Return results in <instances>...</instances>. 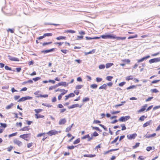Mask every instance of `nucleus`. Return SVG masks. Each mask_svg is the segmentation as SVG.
I'll return each instance as SVG.
<instances>
[{
	"instance_id": "30",
	"label": "nucleus",
	"mask_w": 160,
	"mask_h": 160,
	"mask_svg": "<svg viewBox=\"0 0 160 160\" xmlns=\"http://www.w3.org/2000/svg\"><path fill=\"white\" fill-rule=\"evenodd\" d=\"M65 32H67L68 33H75V31H74V30H66V31H65Z\"/></svg>"
},
{
	"instance_id": "54",
	"label": "nucleus",
	"mask_w": 160,
	"mask_h": 160,
	"mask_svg": "<svg viewBox=\"0 0 160 160\" xmlns=\"http://www.w3.org/2000/svg\"><path fill=\"white\" fill-rule=\"evenodd\" d=\"M76 146H75V147L73 145H72L71 146H68V147L67 148L68 149H72L74 148L75 147H76Z\"/></svg>"
},
{
	"instance_id": "16",
	"label": "nucleus",
	"mask_w": 160,
	"mask_h": 160,
	"mask_svg": "<svg viewBox=\"0 0 160 160\" xmlns=\"http://www.w3.org/2000/svg\"><path fill=\"white\" fill-rule=\"evenodd\" d=\"M54 48H52L50 49L46 50H42L41 51V52L42 53H47L49 52H51L53 51Z\"/></svg>"
},
{
	"instance_id": "9",
	"label": "nucleus",
	"mask_w": 160,
	"mask_h": 160,
	"mask_svg": "<svg viewBox=\"0 0 160 160\" xmlns=\"http://www.w3.org/2000/svg\"><path fill=\"white\" fill-rule=\"evenodd\" d=\"M13 142L17 144L18 146H20L22 145V143L21 142L16 139L13 140Z\"/></svg>"
},
{
	"instance_id": "46",
	"label": "nucleus",
	"mask_w": 160,
	"mask_h": 160,
	"mask_svg": "<svg viewBox=\"0 0 160 160\" xmlns=\"http://www.w3.org/2000/svg\"><path fill=\"white\" fill-rule=\"evenodd\" d=\"M89 138V134H87L82 137L81 139H84L87 138Z\"/></svg>"
},
{
	"instance_id": "36",
	"label": "nucleus",
	"mask_w": 160,
	"mask_h": 160,
	"mask_svg": "<svg viewBox=\"0 0 160 160\" xmlns=\"http://www.w3.org/2000/svg\"><path fill=\"white\" fill-rule=\"evenodd\" d=\"M80 142V139L79 138L74 141L73 143L74 144H78Z\"/></svg>"
},
{
	"instance_id": "57",
	"label": "nucleus",
	"mask_w": 160,
	"mask_h": 160,
	"mask_svg": "<svg viewBox=\"0 0 160 160\" xmlns=\"http://www.w3.org/2000/svg\"><path fill=\"white\" fill-rule=\"evenodd\" d=\"M151 91L153 92L157 93L158 92V91L156 89H151Z\"/></svg>"
},
{
	"instance_id": "48",
	"label": "nucleus",
	"mask_w": 160,
	"mask_h": 160,
	"mask_svg": "<svg viewBox=\"0 0 160 160\" xmlns=\"http://www.w3.org/2000/svg\"><path fill=\"white\" fill-rule=\"evenodd\" d=\"M118 138H119L118 136L116 137L113 141H112L111 142V144H113V143H115V142H116L118 140Z\"/></svg>"
},
{
	"instance_id": "56",
	"label": "nucleus",
	"mask_w": 160,
	"mask_h": 160,
	"mask_svg": "<svg viewBox=\"0 0 160 160\" xmlns=\"http://www.w3.org/2000/svg\"><path fill=\"white\" fill-rule=\"evenodd\" d=\"M52 43V42H44L42 44V45L43 46L48 45L49 44H51Z\"/></svg>"
},
{
	"instance_id": "3",
	"label": "nucleus",
	"mask_w": 160,
	"mask_h": 160,
	"mask_svg": "<svg viewBox=\"0 0 160 160\" xmlns=\"http://www.w3.org/2000/svg\"><path fill=\"white\" fill-rule=\"evenodd\" d=\"M130 118L129 116L121 117L119 119L118 121L121 122H125Z\"/></svg>"
},
{
	"instance_id": "1",
	"label": "nucleus",
	"mask_w": 160,
	"mask_h": 160,
	"mask_svg": "<svg viewBox=\"0 0 160 160\" xmlns=\"http://www.w3.org/2000/svg\"><path fill=\"white\" fill-rule=\"evenodd\" d=\"M114 34H105L101 36L100 37L103 39H114Z\"/></svg>"
},
{
	"instance_id": "25",
	"label": "nucleus",
	"mask_w": 160,
	"mask_h": 160,
	"mask_svg": "<svg viewBox=\"0 0 160 160\" xmlns=\"http://www.w3.org/2000/svg\"><path fill=\"white\" fill-rule=\"evenodd\" d=\"M0 125H1V128H5L7 127V125L6 123H4L0 122Z\"/></svg>"
},
{
	"instance_id": "59",
	"label": "nucleus",
	"mask_w": 160,
	"mask_h": 160,
	"mask_svg": "<svg viewBox=\"0 0 160 160\" xmlns=\"http://www.w3.org/2000/svg\"><path fill=\"white\" fill-rule=\"evenodd\" d=\"M125 83L126 82H122L119 83V85L120 87L122 86L125 84Z\"/></svg>"
},
{
	"instance_id": "58",
	"label": "nucleus",
	"mask_w": 160,
	"mask_h": 160,
	"mask_svg": "<svg viewBox=\"0 0 160 160\" xmlns=\"http://www.w3.org/2000/svg\"><path fill=\"white\" fill-rule=\"evenodd\" d=\"M160 81V80H153V81L151 83L152 84H153V83H156L158 82H159Z\"/></svg>"
},
{
	"instance_id": "38",
	"label": "nucleus",
	"mask_w": 160,
	"mask_h": 160,
	"mask_svg": "<svg viewBox=\"0 0 160 160\" xmlns=\"http://www.w3.org/2000/svg\"><path fill=\"white\" fill-rule=\"evenodd\" d=\"M137 37H138L137 35L136 34L134 36H130L129 37H128V39H130L133 38H136Z\"/></svg>"
},
{
	"instance_id": "10",
	"label": "nucleus",
	"mask_w": 160,
	"mask_h": 160,
	"mask_svg": "<svg viewBox=\"0 0 160 160\" xmlns=\"http://www.w3.org/2000/svg\"><path fill=\"white\" fill-rule=\"evenodd\" d=\"M152 120H150L147 122L145 123H144L143 125V127L144 128L146 127H147V126H148L149 125H150L152 124Z\"/></svg>"
},
{
	"instance_id": "8",
	"label": "nucleus",
	"mask_w": 160,
	"mask_h": 160,
	"mask_svg": "<svg viewBox=\"0 0 160 160\" xmlns=\"http://www.w3.org/2000/svg\"><path fill=\"white\" fill-rule=\"evenodd\" d=\"M150 57V56L149 55H148L138 60V63L142 62L144 60L147 59Z\"/></svg>"
},
{
	"instance_id": "52",
	"label": "nucleus",
	"mask_w": 160,
	"mask_h": 160,
	"mask_svg": "<svg viewBox=\"0 0 160 160\" xmlns=\"http://www.w3.org/2000/svg\"><path fill=\"white\" fill-rule=\"evenodd\" d=\"M92 128L93 129H94L96 130L97 131L99 130V128L96 127H93L92 126H91Z\"/></svg>"
},
{
	"instance_id": "60",
	"label": "nucleus",
	"mask_w": 160,
	"mask_h": 160,
	"mask_svg": "<svg viewBox=\"0 0 160 160\" xmlns=\"http://www.w3.org/2000/svg\"><path fill=\"white\" fill-rule=\"evenodd\" d=\"M152 147H148L146 148V150L147 151H149L152 149Z\"/></svg>"
},
{
	"instance_id": "4",
	"label": "nucleus",
	"mask_w": 160,
	"mask_h": 160,
	"mask_svg": "<svg viewBox=\"0 0 160 160\" xmlns=\"http://www.w3.org/2000/svg\"><path fill=\"white\" fill-rule=\"evenodd\" d=\"M32 98L30 96H27L26 97H23L20 98L18 101V102H23L27 100L31 99Z\"/></svg>"
},
{
	"instance_id": "33",
	"label": "nucleus",
	"mask_w": 160,
	"mask_h": 160,
	"mask_svg": "<svg viewBox=\"0 0 160 160\" xmlns=\"http://www.w3.org/2000/svg\"><path fill=\"white\" fill-rule=\"evenodd\" d=\"M66 122V120L65 118L61 119V124H64Z\"/></svg>"
},
{
	"instance_id": "24",
	"label": "nucleus",
	"mask_w": 160,
	"mask_h": 160,
	"mask_svg": "<svg viewBox=\"0 0 160 160\" xmlns=\"http://www.w3.org/2000/svg\"><path fill=\"white\" fill-rule=\"evenodd\" d=\"M113 65L112 63H108L106 64V68H108Z\"/></svg>"
},
{
	"instance_id": "45",
	"label": "nucleus",
	"mask_w": 160,
	"mask_h": 160,
	"mask_svg": "<svg viewBox=\"0 0 160 160\" xmlns=\"http://www.w3.org/2000/svg\"><path fill=\"white\" fill-rule=\"evenodd\" d=\"M135 87V85H133L132 86H131L129 87H128L127 88V90H129L130 89H132L134 88Z\"/></svg>"
},
{
	"instance_id": "32",
	"label": "nucleus",
	"mask_w": 160,
	"mask_h": 160,
	"mask_svg": "<svg viewBox=\"0 0 160 160\" xmlns=\"http://www.w3.org/2000/svg\"><path fill=\"white\" fill-rule=\"evenodd\" d=\"M146 118V117H145L144 115H142L140 117V118H139V120L141 121H142L144 120V118Z\"/></svg>"
},
{
	"instance_id": "21",
	"label": "nucleus",
	"mask_w": 160,
	"mask_h": 160,
	"mask_svg": "<svg viewBox=\"0 0 160 160\" xmlns=\"http://www.w3.org/2000/svg\"><path fill=\"white\" fill-rule=\"evenodd\" d=\"M13 105L14 104L12 103H11L10 104L7 106L6 107V108L7 109H10L13 106Z\"/></svg>"
},
{
	"instance_id": "41",
	"label": "nucleus",
	"mask_w": 160,
	"mask_h": 160,
	"mask_svg": "<svg viewBox=\"0 0 160 160\" xmlns=\"http://www.w3.org/2000/svg\"><path fill=\"white\" fill-rule=\"evenodd\" d=\"M146 109V108L145 107H143L142 108L139 110L138 111V113L144 111Z\"/></svg>"
},
{
	"instance_id": "51",
	"label": "nucleus",
	"mask_w": 160,
	"mask_h": 160,
	"mask_svg": "<svg viewBox=\"0 0 160 160\" xmlns=\"http://www.w3.org/2000/svg\"><path fill=\"white\" fill-rule=\"evenodd\" d=\"M89 99L88 98H85L83 99L82 101L83 102H85L89 101Z\"/></svg>"
},
{
	"instance_id": "61",
	"label": "nucleus",
	"mask_w": 160,
	"mask_h": 160,
	"mask_svg": "<svg viewBox=\"0 0 160 160\" xmlns=\"http://www.w3.org/2000/svg\"><path fill=\"white\" fill-rule=\"evenodd\" d=\"M13 147L10 146V147L8 148V152H10L12 149L13 148Z\"/></svg>"
},
{
	"instance_id": "17",
	"label": "nucleus",
	"mask_w": 160,
	"mask_h": 160,
	"mask_svg": "<svg viewBox=\"0 0 160 160\" xmlns=\"http://www.w3.org/2000/svg\"><path fill=\"white\" fill-rule=\"evenodd\" d=\"M79 106V104H76L72 105L71 106L68 107V108L69 109L73 108H74L78 107Z\"/></svg>"
},
{
	"instance_id": "11",
	"label": "nucleus",
	"mask_w": 160,
	"mask_h": 160,
	"mask_svg": "<svg viewBox=\"0 0 160 160\" xmlns=\"http://www.w3.org/2000/svg\"><path fill=\"white\" fill-rule=\"evenodd\" d=\"M57 132V131L55 130H52L48 132L47 134L49 135L50 136H52L53 135H55L56 134Z\"/></svg>"
},
{
	"instance_id": "23",
	"label": "nucleus",
	"mask_w": 160,
	"mask_h": 160,
	"mask_svg": "<svg viewBox=\"0 0 160 160\" xmlns=\"http://www.w3.org/2000/svg\"><path fill=\"white\" fill-rule=\"evenodd\" d=\"M69 83H67L66 82H61V86H67L68 85Z\"/></svg>"
},
{
	"instance_id": "63",
	"label": "nucleus",
	"mask_w": 160,
	"mask_h": 160,
	"mask_svg": "<svg viewBox=\"0 0 160 160\" xmlns=\"http://www.w3.org/2000/svg\"><path fill=\"white\" fill-rule=\"evenodd\" d=\"M100 122H101L100 121L98 120H94V121H93V123H96V124L99 123Z\"/></svg>"
},
{
	"instance_id": "50",
	"label": "nucleus",
	"mask_w": 160,
	"mask_h": 160,
	"mask_svg": "<svg viewBox=\"0 0 160 160\" xmlns=\"http://www.w3.org/2000/svg\"><path fill=\"white\" fill-rule=\"evenodd\" d=\"M61 51L65 54L66 53L68 52V50L66 49L61 50Z\"/></svg>"
},
{
	"instance_id": "20",
	"label": "nucleus",
	"mask_w": 160,
	"mask_h": 160,
	"mask_svg": "<svg viewBox=\"0 0 160 160\" xmlns=\"http://www.w3.org/2000/svg\"><path fill=\"white\" fill-rule=\"evenodd\" d=\"M29 128L28 126H26L25 127L22 128L20 130V131H28L29 130Z\"/></svg>"
},
{
	"instance_id": "49",
	"label": "nucleus",
	"mask_w": 160,
	"mask_h": 160,
	"mask_svg": "<svg viewBox=\"0 0 160 160\" xmlns=\"http://www.w3.org/2000/svg\"><path fill=\"white\" fill-rule=\"evenodd\" d=\"M102 80V79L100 78H97L96 81L97 82H100Z\"/></svg>"
},
{
	"instance_id": "35",
	"label": "nucleus",
	"mask_w": 160,
	"mask_h": 160,
	"mask_svg": "<svg viewBox=\"0 0 160 160\" xmlns=\"http://www.w3.org/2000/svg\"><path fill=\"white\" fill-rule=\"evenodd\" d=\"M34 110L35 112L36 113V114H37L41 112L42 111V110L41 109H35Z\"/></svg>"
},
{
	"instance_id": "53",
	"label": "nucleus",
	"mask_w": 160,
	"mask_h": 160,
	"mask_svg": "<svg viewBox=\"0 0 160 160\" xmlns=\"http://www.w3.org/2000/svg\"><path fill=\"white\" fill-rule=\"evenodd\" d=\"M39 97H40L47 98L48 97V95L47 94H45V95L40 94L39 95Z\"/></svg>"
},
{
	"instance_id": "12",
	"label": "nucleus",
	"mask_w": 160,
	"mask_h": 160,
	"mask_svg": "<svg viewBox=\"0 0 160 160\" xmlns=\"http://www.w3.org/2000/svg\"><path fill=\"white\" fill-rule=\"evenodd\" d=\"M75 96V95L73 93H71L69 95H68L65 96V100H67L69 98L71 97H73Z\"/></svg>"
},
{
	"instance_id": "13",
	"label": "nucleus",
	"mask_w": 160,
	"mask_h": 160,
	"mask_svg": "<svg viewBox=\"0 0 160 160\" xmlns=\"http://www.w3.org/2000/svg\"><path fill=\"white\" fill-rule=\"evenodd\" d=\"M86 39L87 40H92V39H100V37H94L93 38L89 37H85Z\"/></svg>"
},
{
	"instance_id": "14",
	"label": "nucleus",
	"mask_w": 160,
	"mask_h": 160,
	"mask_svg": "<svg viewBox=\"0 0 160 160\" xmlns=\"http://www.w3.org/2000/svg\"><path fill=\"white\" fill-rule=\"evenodd\" d=\"M60 86V82H59L58 84H56L55 85L50 87L49 88V89L50 90H52L53 89H55L56 88Z\"/></svg>"
},
{
	"instance_id": "42",
	"label": "nucleus",
	"mask_w": 160,
	"mask_h": 160,
	"mask_svg": "<svg viewBox=\"0 0 160 160\" xmlns=\"http://www.w3.org/2000/svg\"><path fill=\"white\" fill-rule=\"evenodd\" d=\"M105 67V65L104 64H101L99 66V68L100 69H103Z\"/></svg>"
},
{
	"instance_id": "43",
	"label": "nucleus",
	"mask_w": 160,
	"mask_h": 160,
	"mask_svg": "<svg viewBox=\"0 0 160 160\" xmlns=\"http://www.w3.org/2000/svg\"><path fill=\"white\" fill-rule=\"evenodd\" d=\"M40 79L41 78L40 77H37L35 78H33L32 80H34V81L36 82L40 80Z\"/></svg>"
},
{
	"instance_id": "37",
	"label": "nucleus",
	"mask_w": 160,
	"mask_h": 160,
	"mask_svg": "<svg viewBox=\"0 0 160 160\" xmlns=\"http://www.w3.org/2000/svg\"><path fill=\"white\" fill-rule=\"evenodd\" d=\"M17 132H16L15 133H13L12 134H10L8 136V137L9 138H11V137L15 136H16L17 135Z\"/></svg>"
},
{
	"instance_id": "19",
	"label": "nucleus",
	"mask_w": 160,
	"mask_h": 160,
	"mask_svg": "<svg viewBox=\"0 0 160 160\" xmlns=\"http://www.w3.org/2000/svg\"><path fill=\"white\" fill-rule=\"evenodd\" d=\"M96 156L95 154H84L83 155L84 157H87L89 158L94 157Z\"/></svg>"
},
{
	"instance_id": "2",
	"label": "nucleus",
	"mask_w": 160,
	"mask_h": 160,
	"mask_svg": "<svg viewBox=\"0 0 160 160\" xmlns=\"http://www.w3.org/2000/svg\"><path fill=\"white\" fill-rule=\"evenodd\" d=\"M31 135V133L25 134L20 135L19 137L25 140L28 141L29 140L30 136Z\"/></svg>"
},
{
	"instance_id": "28",
	"label": "nucleus",
	"mask_w": 160,
	"mask_h": 160,
	"mask_svg": "<svg viewBox=\"0 0 160 160\" xmlns=\"http://www.w3.org/2000/svg\"><path fill=\"white\" fill-rule=\"evenodd\" d=\"M83 85H78L76 86L75 88L77 89H79L83 87Z\"/></svg>"
},
{
	"instance_id": "18",
	"label": "nucleus",
	"mask_w": 160,
	"mask_h": 160,
	"mask_svg": "<svg viewBox=\"0 0 160 160\" xmlns=\"http://www.w3.org/2000/svg\"><path fill=\"white\" fill-rule=\"evenodd\" d=\"M67 90H65L63 89H61V96L65 94L67 92Z\"/></svg>"
},
{
	"instance_id": "40",
	"label": "nucleus",
	"mask_w": 160,
	"mask_h": 160,
	"mask_svg": "<svg viewBox=\"0 0 160 160\" xmlns=\"http://www.w3.org/2000/svg\"><path fill=\"white\" fill-rule=\"evenodd\" d=\"M121 126L122 128V129H121L123 131V130H124L126 129V128L124 124H121Z\"/></svg>"
},
{
	"instance_id": "31",
	"label": "nucleus",
	"mask_w": 160,
	"mask_h": 160,
	"mask_svg": "<svg viewBox=\"0 0 160 160\" xmlns=\"http://www.w3.org/2000/svg\"><path fill=\"white\" fill-rule=\"evenodd\" d=\"M5 68L6 70L12 71H15V70H12V68H11L9 67L8 66H5Z\"/></svg>"
},
{
	"instance_id": "27",
	"label": "nucleus",
	"mask_w": 160,
	"mask_h": 160,
	"mask_svg": "<svg viewBox=\"0 0 160 160\" xmlns=\"http://www.w3.org/2000/svg\"><path fill=\"white\" fill-rule=\"evenodd\" d=\"M95 52V50L94 49L92 50V51H89L87 52H85V54L87 55L88 54L93 53Z\"/></svg>"
},
{
	"instance_id": "22",
	"label": "nucleus",
	"mask_w": 160,
	"mask_h": 160,
	"mask_svg": "<svg viewBox=\"0 0 160 160\" xmlns=\"http://www.w3.org/2000/svg\"><path fill=\"white\" fill-rule=\"evenodd\" d=\"M107 84H104L103 85L101 86L99 88V89H106Z\"/></svg>"
},
{
	"instance_id": "6",
	"label": "nucleus",
	"mask_w": 160,
	"mask_h": 160,
	"mask_svg": "<svg viewBox=\"0 0 160 160\" xmlns=\"http://www.w3.org/2000/svg\"><path fill=\"white\" fill-rule=\"evenodd\" d=\"M159 61H160V57L151 59L149 60V62L150 63H151L154 62H158Z\"/></svg>"
},
{
	"instance_id": "5",
	"label": "nucleus",
	"mask_w": 160,
	"mask_h": 160,
	"mask_svg": "<svg viewBox=\"0 0 160 160\" xmlns=\"http://www.w3.org/2000/svg\"><path fill=\"white\" fill-rule=\"evenodd\" d=\"M137 136V134L135 133L132 134H128L127 135V137L128 139L132 140L134 139Z\"/></svg>"
},
{
	"instance_id": "55",
	"label": "nucleus",
	"mask_w": 160,
	"mask_h": 160,
	"mask_svg": "<svg viewBox=\"0 0 160 160\" xmlns=\"http://www.w3.org/2000/svg\"><path fill=\"white\" fill-rule=\"evenodd\" d=\"M98 135V134L96 132H94L93 133L92 136L96 137Z\"/></svg>"
},
{
	"instance_id": "44",
	"label": "nucleus",
	"mask_w": 160,
	"mask_h": 160,
	"mask_svg": "<svg viewBox=\"0 0 160 160\" xmlns=\"http://www.w3.org/2000/svg\"><path fill=\"white\" fill-rule=\"evenodd\" d=\"M113 78L112 76H107L106 77V79L108 81H111L112 79Z\"/></svg>"
},
{
	"instance_id": "34",
	"label": "nucleus",
	"mask_w": 160,
	"mask_h": 160,
	"mask_svg": "<svg viewBox=\"0 0 160 160\" xmlns=\"http://www.w3.org/2000/svg\"><path fill=\"white\" fill-rule=\"evenodd\" d=\"M97 87L98 85L96 84H92L90 86L91 88L93 89H95L97 88Z\"/></svg>"
},
{
	"instance_id": "29",
	"label": "nucleus",
	"mask_w": 160,
	"mask_h": 160,
	"mask_svg": "<svg viewBox=\"0 0 160 160\" xmlns=\"http://www.w3.org/2000/svg\"><path fill=\"white\" fill-rule=\"evenodd\" d=\"M133 79V76H129L127 77L126 78V80L127 81H129L130 80H132Z\"/></svg>"
},
{
	"instance_id": "39",
	"label": "nucleus",
	"mask_w": 160,
	"mask_h": 160,
	"mask_svg": "<svg viewBox=\"0 0 160 160\" xmlns=\"http://www.w3.org/2000/svg\"><path fill=\"white\" fill-rule=\"evenodd\" d=\"M140 144V143L139 142H137L136 143L135 145L132 147L133 149H135L138 147Z\"/></svg>"
},
{
	"instance_id": "64",
	"label": "nucleus",
	"mask_w": 160,
	"mask_h": 160,
	"mask_svg": "<svg viewBox=\"0 0 160 160\" xmlns=\"http://www.w3.org/2000/svg\"><path fill=\"white\" fill-rule=\"evenodd\" d=\"M32 143H29L27 144V147L28 148H30L32 146Z\"/></svg>"
},
{
	"instance_id": "47",
	"label": "nucleus",
	"mask_w": 160,
	"mask_h": 160,
	"mask_svg": "<svg viewBox=\"0 0 160 160\" xmlns=\"http://www.w3.org/2000/svg\"><path fill=\"white\" fill-rule=\"evenodd\" d=\"M52 33H46L44 34V36L45 37L46 36H52Z\"/></svg>"
},
{
	"instance_id": "7",
	"label": "nucleus",
	"mask_w": 160,
	"mask_h": 160,
	"mask_svg": "<svg viewBox=\"0 0 160 160\" xmlns=\"http://www.w3.org/2000/svg\"><path fill=\"white\" fill-rule=\"evenodd\" d=\"M8 59L12 61H19V59L16 58H15L14 57H13L10 55H8Z\"/></svg>"
},
{
	"instance_id": "26",
	"label": "nucleus",
	"mask_w": 160,
	"mask_h": 160,
	"mask_svg": "<svg viewBox=\"0 0 160 160\" xmlns=\"http://www.w3.org/2000/svg\"><path fill=\"white\" fill-rule=\"evenodd\" d=\"M35 116H36L37 118H43L44 116L40 114H35Z\"/></svg>"
},
{
	"instance_id": "62",
	"label": "nucleus",
	"mask_w": 160,
	"mask_h": 160,
	"mask_svg": "<svg viewBox=\"0 0 160 160\" xmlns=\"http://www.w3.org/2000/svg\"><path fill=\"white\" fill-rule=\"evenodd\" d=\"M71 130V127H68L66 129V131L67 132H68Z\"/></svg>"
},
{
	"instance_id": "15",
	"label": "nucleus",
	"mask_w": 160,
	"mask_h": 160,
	"mask_svg": "<svg viewBox=\"0 0 160 160\" xmlns=\"http://www.w3.org/2000/svg\"><path fill=\"white\" fill-rule=\"evenodd\" d=\"M114 39H116L117 40H125L126 39V37H117L116 35H114Z\"/></svg>"
}]
</instances>
